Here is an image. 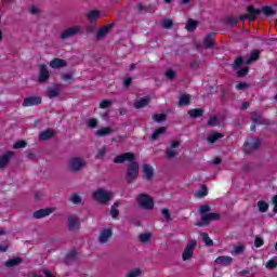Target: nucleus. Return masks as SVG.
Returning a JSON list of instances; mask_svg holds the SVG:
<instances>
[{"instance_id":"1","label":"nucleus","mask_w":277,"mask_h":277,"mask_svg":"<svg viewBox=\"0 0 277 277\" xmlns=\"http://www.w3.org/2000/svg\"><path fill=\"white\" fill-rule=\"evenodd\" d=\"M124 161H129V167L127 170L126 180L129 183L135 181L137 176H140V164L135 161V155L133 153H124L115 157L114 163H124Z\"/></svg>"},{"instance_id":"2","label":"nucleus","mask_w":277,"mask_h":277,"mask_svg":"<svg viewBox=\"0 0 277 277\" xmlns=\"http://www.w3.org/2000/svg\"><path fill=\"white\" fill-rule=\"evenodd\" d=\"M136 203L140 209H144L145 211H153L155 209V199L148 194H138L136 196Z\"/></svg>"},{"instance_id":"3","label":"nucleus","mask_w":277,"mask_h":277,"mask_svg":"<svg viewBox=\"0 0 277 277\" xmlns=\"http://www.w3.org/2000/svg\"><path fill=\"white\" fill-rule=\"evenodd\" d=\"M113 198L114 194L105 188H98L93 193V199L100 205H107Z\"/></svg>"},{"instance_id":"4","label":"nucleus","mask_w":277,"mask_h":277,"mask_svg":"<svg viewBox=\"0 0 277 277\" xmlns=\"http://www.w3.org/2000/svg\"><path fill=\"white\" fill-rule=\"evenodd\" d=\"M85 166H88V162L81 157H71L68 160V170L70 172H81Z\"/></svg>"},{"instance_id":"5","label":"nucleus","mask_w":277,"mask_h":277,"mask_svg":"<svg viewBox=\"0 0 277 277\" xmlns=\"http://www.w3.org/2000/svg\"><path fill=\"white\" fill-rule=\"evenodd\" d=\"M196 246H198V241H196V240H190L186 245V247L182 253L183 261H189V259H192L194 256V250H196Z\"/></svg>"},{"instance_id":"6","label":"nucleus","mask_w":277,"mask_h":277,"mask_svg":"<svg viewBox=\"0 0 277 277\" xmlns=\"http://www.w3.org/2000/svg\"><path fill=\"white\" fill-rule=\"evenodd\" d=\"M259 14H261V10L250 5L248 8V14L241 15L240 21H246V18L251 22L256 21V16H259Z\"/></svg>"},{"instance_id":"7","label":"nucleus","mask_w":277,"mask_h":277,"mask_svg":"<svg viewBox=\"0 0 277 277\" xmlns=\"http://www.w3.org/2000/svg\"><path fill=\"white\" fill-rule=\"evenodd\" d=\"M215 220H220V214L211 212L206 215H202L201 222L197 223L196 226H207L210 222H213Z\"/></svg>"},{"instance_id":"8","label":"nucleus","mask_w":277,"mask_h":277,"mask_svg":"<svg viewBox=\"0 0 277 277\" xmlns=\"http://www.w3.org/2000/svg\"><path fill=\"white\" fill-rule=\"evenodd\" d=\"M181 146V141H172L171 147H168L166 150L167 159H174L176 155H179V151L176 148Z\"/></svg>"},{"instance_id":"9","label":"nucleus","mask_w":277,"mask_h":277,"mask_svg":"<svg viewBox=\"0 0 277 277\" xmlns=\"http://www.w3.org/2000/svg\"><path fill=\"white\" fill-rule=\"evenodd\" d=\"M259 146H261V141L259 138H250V141L245 143V153L259 150Z\"/></svg>"},{"instance_id":"10","label":"nucleus","mask_w":277,"mask_h":277,"mask_svg":"<svg viewBox=\"0 0 277 277\" xmlns=\"http://www.w3.org/2000/svg\"><path fill=\"white\" fill-rule=\"evenodd\" d=\"M80 32H81L80 26L70 27L61 34V39L67 40V38H72V36H77V34H80Z\"/></svg>"},{"instance_id":"11","label":"nucleus","mask_w":277,"mask_h":277,"mask_svg":"<svg viewBox=\"0 0 277 277\" xmlns=\"http://www.w3.org/2000/svg\"><path fill=\"white\" fill-rule=\"evenodd\" d=\"M50 77H51V74L49 72V68L47 67V65H40L38 81L40 83H44V82L49 81Z\"/></svg>"},{"instance_id":"12","label":"nucleus","mask_w":277,"mask_h":277,"mask_svg":"<svg viewBox=\"0 0 277 277\" xmlns=\"http://www.w3.org/2000/svg\"><path fill=\"white\" fill-rule=\"evenodd\" d=\"M42 104V97L40 96H30L24 98L23 107H34V105H41Z\"/></svg>"},{"instance_id":"13","label":"nucleus","mask_w":277,"mask_h":277,"mask_svg":"<svg viewBox=\"0 0 277 277\" xmlns=\"http://www.w3.org/2000/svg\"><path fill=\"white\" fill-rule=\"evenodd\" d=\"M111 235H114V232L111 230V228L102 229L98 236L100 243H107V241L111 239Z\"/></svg>"},{"instance_id":"14","label":"nucleus","mask_w":277,"mask_h":277,"mask_svg":"<svg viewBox=\"0 0 277 277\" xmlns=\"http://www.w3.org/2000/svg\"><path fill=\"white\" fill-rule=\"evenodd\" d=\"M53 211V208L40 209L34 212L32 217H35V220H42V217H48V215H51Z\"/></svg>"},{"instance_id":"15","label":"nucleus","mask_w":277,"mask_h":277,"mask_svg":"<svg viewBox=\"0 0 277 277\" xmlns=\"http://www.w3.org/2000/svg\"><path fill=\"white\" fill-rule=\"evenodd\" d=\"M114 29V24L106 25L97 30L96 40H104L105 36Z\"/></svg>"},{"instance_id":"16","label":"nucleus","mask_w":277,"mask_h":277,"mask_svg":"<svg viewBox=\"0 0 277 277\" xmlns=\"http://www.w3.org/2000/svg\"><path fill=\"white\" fill-rule=\"evenodd\" d=\"M79 226H81V223L79 222V217L75 215L68 216V228L71 232L79 230Z\"/></svg>"},{"instance_id":"17","label":"nucleus","mask_w":277,"mask_h":277,"mask_svg":"<svg viewBox=\"0 0 277 277\" xmlns=\"http://www.w3.org/2000/svg\"><path fill=\"white\" fill-rule=\"evenodd\" d=\"M214 263H216V265H222V267H228V265H232L233 263V258L228 255H221L215 259Z\"/></svg>"},{"instance_id":"18","label":"nucleus","mask_w":277,"mask_h":277,"mask_svg":"<svg viewBox=\"0 0 277 277\" xmlns=\"http://www.w3.org/2000/svg\"><path fill=\"white\" fill-rule=\"evenodd\" d=\"M203 47L205 49H213L215 47V34L210 32L206 36Z\"/></svg>"},{"instance_id":"19","label":"nucleus","mask_w":277,"mask_h":277,"mask_svg":"<svg viewBox=\"0 0 277 277\" xmlns=\"http://www.w3.org/2000/svg\"><path fill=\"white\" fill-rule=\"evenodd\" d=\"M60 94H62V89L60 88V84H55L53 88H48V98H57Z\"/></svg>"},{"instance_id":"20","label":"nucleus","mask_w":277,"mask_h":277,"mask_svg":"<svg viewBox=\"0 0 277 277\" xmlns=\"http://www.w3.org/2000/svg\"><path fill=\"white\" fill-rule=\"evenodd\" d=\"M14 157V151H6L2 156H0V168H5L8 163H10V159Z\"/></svg>"},{"instance_id":"21","label":"nucleus","mask_w":277,"mask_h":277,"mask_svg":"<svg viewBox=\"0 0 277 277\" xmlns=\"http://www.w3.org/2000/svg\"><path fill=\"white\" fill-rule=\"evenodd\" d=\"M68 66V63L62 58H54L50 62L51 68H66Z\"/></svg>"},{"instance_id":"22","label":"nucleus","mask_w":277,"mask_h":277,"mask_svg":"<svg viewBox=\"0 0 277 277\" xmlns=\"http://www.w3.org/2000/svg\"><path fill=\"white\" fill-rule=\"evenodd\" d=\"M150 104V96H145L136 102H134L135 109H142Z\"/></svg>"},{"instance_id":"23","label":"nucleus","mask_w":277,"mask_h":277,"mask_svg":"<svg viewBox=\"0 0 277 277\" xmlns=\"http://www.w3.org/2000/svg\"><path fill=\"white\" fill-rule=\"evenodd\" d=\"M53 135H55V131H53V129H47L45 131L39 134V140L41 142H45L47 140H51Z\"/></svg>"},{"instance_id":"24","label":"nucleus","mask_w":277,"mask_h":277,"mask_svg":"<svg viewBox=\"0 0 277 277\" xmlns=\"http://www.w3.org/2000/svg\"><path fill=\"white\" fill-rule=\"evenodd\" d=\"M114 133V129L111 127H106L97 130L95 132L96 137H106V135H111Z\"/></svg>"},{"instance_id":"25","label":"nucleus","mask_w":277,"mask_h":277,"mask_svg":"<svg viewBox=\"0 0 277 277\" xmlns=\"http://www.w3.org/2000/svg\"><path fill=\"white\" fill-rule=\"evenodd\" d=\"M251 120L254 124H269V121H267L266 119H263V117H261V115L256 113L252 114Z\"/></svg>"},{"instance_id":"26","label":"nucleus","mask_w":277,"mask_h":277,"mask_svg":"<svg viewBox=\"0 0 277 277\" xmlns=\"http://www.w3.org/2000/svg\"><path fill=\"white\" fill-rule=\"evenodd\" d=\"M190 102H192V96L189 94H183L180 96L177 105L179 107H185L189 105Z\"/></svg>"},{"instance_id":"27","label":"nucleus","mask_w":277,"mask_h":277,"mask_svg":"<svg viewBox=\"0 0 277 277\" xmlns=\"http://www.w3.org/2000/svg\"><path fill=\"white\" fill-rule=\"evenodd\" d=\"M143 174L147 181H150L153 179L155 172L153 171V167L149 164H143Z\"/></svg>"},{"instance_id":"28","label":"nucleus","mask_w":277,"mask_h":277,"mask_svg":"<svg viewBox=\"0 0 277 277\" xmlns=\"http://www.w3.org/2000/svg\"><path fill=\"white\" fill-rule=\"evenodd\" d=\"M222 137H224V134L214 132L207 137V142L210 144H215V142H219V140H222Z\"/></svg>"},{"instance_id":"29","label":"nucleus","mask_w":277,"mask_h":277,"mask_svg":"<svg viewBox=\"0 0 277 277\" xmlns=\"http://www.w3.org/2000/svg\"><path fill=\"white\" fill-rule=\"evenodd\" d=\"M21 263H23L22 258H13L5 262V267H16V265H21Z\"/></svg>"},{"instance_id":"30","label":"nucleus","mask_w":277,"mask_h":277,"mask_svg":"<svg viewBox=\"0 0 277 277\" xmlns=\"http://www.w3.org/2000/svg\"><path fill=\"white\" fill-rule=\"evenodd\" d=\"M87 18L90 21V23H94V21H96V18H98V16H101V12L93 10V11H89L85 14Z\"/></svg>"},{"instance_id":"31","label":"nucleus","mask_w":277,"mask_h":277,"mask_svg":"<svg viewBox=\"0 0 277 277\" xmlns=\"http://www.w3.org/2000/svg\"><path fill=\"white\" fill-rule=\"evenodd\" d=\"M163 133H166V127H160L157 130H155V132L151 134L153 142L159 140V137H161Z\"/></svg>"},{"instance_id":"32","label":"nucleus","mask_w":277,"mask_h":277,"mask_svg":"<svg viewBox=\"0 0 277 277\" xmlns=\"http://www.w3.org/2000/svg\"><path fill=\"white\" fill-rule=\"evenodd\" d=\"M120 207V202L117 201L113 205L111 209H110V215L114 220H116V217H118V215H120V211L118 210V208Z\"/></svg>"},{"instance_id":"33","label":"nucleus","mask_w":277,"mask_h":277,"mask_svg":"<svg viewBox=\"0 0 277 277\" xmlns=\"http://www.w3.org/2000/svg\"><path fill=\"white\" fill-rule=\"evenodd\" d=\"M261 57V52L259 50H254L251 53V56L245 62V64H252V62H256Z\"/></svg>"},{"instance_id":"34","label":"nucleus","mask_w":277,"mask_h":277,"mask_svg":"<svg viewBox=\"0 0 277 277\" xmlns=\"http://www.w3.org/2000/svg\"><path fill=\"white\" fill-rule=\"evenodd\" d=\"M225 25H228L229 27H235L237 23H239V19L235 16H227L224 18Z\"/></svg>"},{"instance_id":"35","label":"nucleus","mask_w":277,"mask_h":277,"mask_svg":"<svg viewBox=\"0 0 277 277\" xmlns=\"http://www.w3.org/2000/svg\"><path fill=\"white\" fill-rule=\"evenodd\" d=\"M202 114H205V110H202V108H195L188 111L190 118H200Z\"/></svg>"},{"instance_id":"36","label":"nucleus","mask_w":277,"mask_h":277,"mask_svg":"<svg viewBox=\"0 0 277 277\" xmlns=\"http://www.w3.org/2000/svg\"><path fill=\"white\" fill-rule=\"evenodd\" d=\"M161 27H163V29H172V27L174 26V22L171 18H163L160 22Z\"/></svg>"},{"instance_id":"37","label":"nucleus","mask_w":277,"mask_h":277,"mask_svg":"<svg viewBox=\"0 0 277 277\" xmlns=\"http://www.w3.org/2000/svg\"><path fill=\"white\" fill-rule=\"evenodd\" d=\"M136 10L138 12H149L151 14L153 12H155V10L150 5H144L142 3L136 4Z\"/></svg>"},{"instance_id":"38","label":"nucleus","mask_w":277,"mask_h":277,"mask_svg":"<svg viewBox=\"0 0 277 277\" xmlns=\"http://www.w3.org/2000/svg\"><path fill=\"white\" fill-rule=\"evenodd\" d=\"M196 27H198V21L196 19H188V23L186 24L187 31H195Z\"/></svg>"},{"instance_id":"39","label":"nucleus","mask_w":277,"mask_h":277,"mask_svg":"<svg viewBox=\"0 0 277 277\" xmlns=\"http://www.w3.org/2000/svg\"><path fill=\"white\" fill-rule=\"evenodd\" d=\"M258 208L261 213H267L269 205L263 200L258 202Z\"/></svg>"},{"instance_id":"40","label":"nucleus","mask_w":277,"mask_h":277,"mask_svg":"<svg viewBox=\"0 0 277 277\" xmlns=\"http://www.w3.org/2000/svg\"><path fill=\"white\" fill-rule=\"evenodd\" d=\"M107 146L104 145L102 148L97 150L95 159H105V155H107Z\"/></svg>"},{"instance_id":"41","label":"nucleus","mask_w":277,"mask_h":277,"mask_svg":"<svg viewBox=\"0 0 277 277\" xmlns=\"http://www.w3.org/2000/svg\"><path fill=\"white\" fill-rule=\"evenodd\" d=\"M201 237H202V240H203V243L208 247H211L213 246V240L209 237V234L207 233H201Z\"/></svg>"},{"instance_id":"42","label":"nucleus","mask_w":277,"mask_h":277,"mask_svg":"<svg viewBox=\"0 0 277 277\" xmlns=\"http://www.w3.org/2000/svg\"><path fill=\"white\" fill-rule=\"evenodd\" d=\"M209 194V190L207 189V186H202L199 190L196 192L195 196L197 198H205Z\"/></svg>"},{"instance_id":"43","label":"nucleus","mask_w":277,"mask_h":277,"mask_svg":"<svg viewBox=\"0 0 277 277\" xmlns=\"http://www.w3.org/2000/svg\"><path fill=\"white\" fill-rule=\"evenodd\" d=\"M114 105V102L111 100H103L100 103V109H108V107H111Z\"/></svg>"},{"instance_id":"44","label":"nucleus","mask_w":277,"mask_h":277,"mask_svg":"<svg viewBox=\"0 0 277 277\" xmlns=\"http://www.w3.org/2000/svg\"><path fill=\"white\" fill-rule=\"evenodd\" d=\"M150 237H151L150 233H144L138 236V239L141 243H148V241H150Z\"/></svg>"},{"instance_id":"45","label":"nucleus","mask_w":277,"mask_h":277,"mask_svg":"<svg viewBox=\"0 0 277 277\" xmlns=\"http://www.w3.org/2000/svg\"><path fill=\"white\" fill-rule=\"evenodd\" d=\"M209 211H211V207L209 205H203L199 207V215H207V213H209Z\"/></svg>"},{"instance_id":"46","label":"nucleus","mask_w":277,"mask_h":277,"mask_svg":"<svg viewBox=\"0 0 277 277\" xmlns=\"http://www.w3.org/2000/svg\"><path fill=\"white\" fill-rule=\"evenodd\" d=\"M262 12H263V14H265V16H274V14H276V11H274V9H272V6L262 8Z\"/></svg>"},{"instance_id":"47","label":"nucleus","mask_w":277,"mask_h":277,"mask_svg":"<svg viewBox=\"0 0 277 277\" xmlns=\"http://www.w3.org/2000/svg\"><path fill=\"white\" fill-rule=\"evenodd\" d=\"M89 129H96L98 127V119L91 118L88 121Z\"/></svg>"},{"instance_id":"48","label":"nucleus","mask_w":277,"mask_h":277,"mask_svg":"<svg viewBox=\"0 0 277 277\" xmlns=\"http://www.w3.org/2000/svg\"><path fill=\"white\" fill-rule=\"evenodd\" d=\"M161 214L163 215L166 222H172V215L170 214V210L162 209Z\"/></svg>"},{"instance_id":"49","label":"nucleus","mask_w":277,"mask_h":277,"mask_svg":"<svg viewBox=\"0 0 277 277\" xmlns=\"http://www.w3.org/2000/svg\"><path fill=\"white\" fill-rule=\"evenodd\" d=\"M241 64H246V60L242 56H239L234 62V68H239Z\"/></svg>"},{"instance_id":"50","label":"nucleus","mask_w":277,"mask_h":277,"mask_svg":"<svg viewBox=\"0 0 277 277\" xmlns=\"http://www.w3.org/2000/svg\"><path fill=\"white\" fill-rule=\"evenodd\" d=\"M27 146V142L25 141H17L14 145L13 148L17 150L18 148H25Z\"/></svg>"},{"instance_id":"51","label":"nucleus","mask_w":277,"mask_h":277,"mask_svg":"<svg viewBox=\"0 0 277 277\" xmlns=\"http://www.w3.org/2000/svg\"><path fill=\"white\" fill-rule=\"evenodd\" d=\"M70 201L74 205H81V196H79L78 194H74L70 198Z\"/></svg>"},{"instance_id":"52","label":"nucleus","mask_w":277,"mask_h":277,"mask_svg":"<svg viewBox=\"0 0 277 277\" xmlns=\"http://www.w3.org/2000/svg\"><path fill=\"white\" fill-rule=\"evenodd\" d=\"M142 276V271L140 268H136L134 271H131L128 273L127 277H138Z\"/></svg>"},{"instance_id":"53","label":"nucleus","mask_w":277,"mask_h":277,"mask_svg":"<svg viewBox=\"0 0 277 277\" xmlns=\"http://www.w3.org/2000/svg\"><path fill=\"white\" fill-rule=\"evenodd\" d=\"M153 120H155V122H163V120H166V115H153Z\"/></svg>"},{"instance_id":"54","label":"nucleus","mask_w":277,"mask_h":277,"mask_svg":"<svg viewBox=\"0 0 277 277\" xmlns=\"http://www.w3.org/2000/svg\"><path fill=\"white\" fill-rule=\"evenodd\" d=\"M266 267L267 269H276L277 267V262L276 260H269L267 263H266Z\"/></svg>"},{"instance_id":"55","label":"nucleus","mask_w":277,"mask_h":277,"mask_svg":"<svg viewBox=\"0 0 277 277\" xmlns=\"http://www.w3.org/2000/svg\"><path fill=\"white\" fill-rule=\"evenodd\" d=\"M166 77H167V79H170V81H172V79H174V77H176V71H174L172 69H168L166 71Z\"/></svg>"},{"instance_id":"56","label":"nucleus","mask_w":277,"mask_h":277,"mask_svg":"<svg viewBox=\"0 0 277 277\" xmlns=\"http://www.w3.org/2000/svg\"><path fill=\"white\" fill-rule=\"evenodd\" d=\"M74 77L72 72H67V74H62L61 75V79H63V81H70Z\"/></svg>"},{"instance_id":"57","label":"nucleus","mask_w":277,"mask_h":277,"mask_svg":"<svg viewBox=\"0 0 277 277\" xmlns=\"http://www.w3.org/2000/svg\"><path fill=\"white\" fill-rule=\"evenodd\" d=\"M216 124H217V117L216 116L210 117L208 121V127H215Z\"/></svg>"},{"instance_id":"58","label":"nucleus","mask_w":277,"mask_h":277,"mask_svg":"<svg viewBox=\"0 0 277 277\" xmlns=\"http://www.w3.org/2000/svg\"><path fill=\"white\" fill-rule=\"evenodd\" d=\"M263 243H265V241L263 240V238H261V237H255V241H254L255 248H261V246H263Z\"/></svg>"},{"instance_id":"59","label":"nucleus","mask_w":277,"mask_h":277,"mask_svg":"<svg viewBox=\"0 0 277 277\" xmlns=\"http://www.w3.org/2000/svg\"><path fill=\"white\" fill-rule=\"evenodd\" d=\"M243 250H246V247L243 246L235 247L233 254H241Z\"/></svg>"},{"instance_id":"60","label":"nucleus","mask_w":277,"mask_h":277,"mask_svg":"<svg viewBox=\"0 0 277 277\" xmlns=\"http://www.w3.org/2000/svg\"><path fill=\"white\" fill-rule=\"evenodd\" d=\"M247 88H249L248 82H239L236 85V90H246Z\"/></svg>"},{"instance_id":"61","label":"nucleus","mask_w":277,"mask_h":277,"mask_svg":"<svg viewBox=\"0 0 277 277\" xmlns=\"http://www.w3.org/2000/svg\"><path fill=\"white\" fill-rule=\"evenodd\" d=\"M238 77H246L248 75V67H243L237 72Z\"/></svg>"},{"instance_id":"62","label":"nucleus","mask_w":277,"mask_h":277,"mask_svg":"<svg viewBox=\"0 0 277 277\" xmlns=\"http://www.w3.org/2000/svg\"><path fill=\"white\" fill-rule=\"evenodd\" d=\"M242 169L245 170V172H250L251 170H254V164L246 163L243 164Z\"/></svg>"},{"instance_id":"63","label":"nucleus","mask_w":277,"mask_h":277,"mask_svg":"<svg viewBox=\"0 0 277 277\" xmlns=\"http://www.w3.org/2000/svg\"><path fill=\"white\" fill-rule=\"evenodd\" d=\"M273 205H274L273 211L274 213H277V195L273 197Z\"/></svg>"},{"instance_id":"64","label":"nucleus","mask_w":277,"mask_h":277,"mask_svg":"<svg viewBox=\"0 0 277 277\" xmlns=\"http://www.w3.org/2000/svg\"><path fill=\"white\" fill-rule=\"evenodd\" d=\"M131 82H132V79L131 78H127L124 81H123V87L124 88H129L131 85Z\"/></svg>"}]
</instances>
